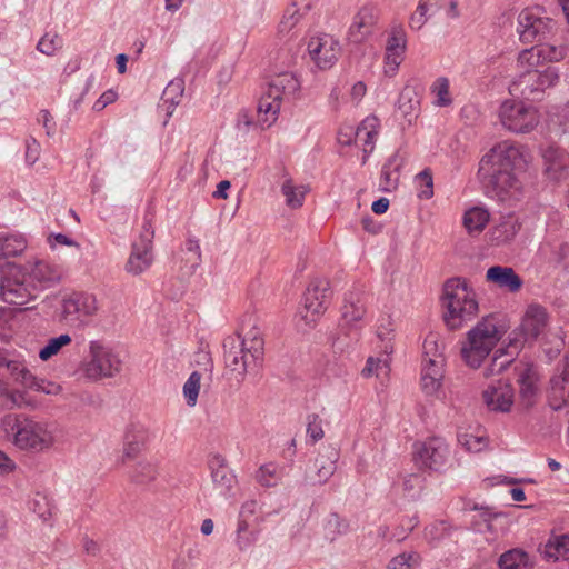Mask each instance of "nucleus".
<instances>
[{"instance_id": "obj_1", "label": "nucleus", "mask_w": 569, "mask_h": 569, "mask_svg": "<svg viewBox=\"0 0 569 569\" xmlns=\"http://www.w3.org/2000/svg\"><path fill=\"white\" fill-rule=\"evenodd\" d=\"M525 163L526 156L521 146L508 140L495 144L482 156L478 168V178L486 194L500 202L517 199L521 183L515 170Z\"/></svg>"}, {"instance_id": "obj_2", "label": "nucleus", "mask_w": 569, "mask_h": 569, "mask_svg": "<svg viewBox=\"0 0 569 569\" xmlns=\"http://www.w3.org/2000/svg\"><path fill=\"white\" fill-rule=\"evenodd\" d=\"M227 368L243 379L247 372H257L263 361L264 340L260 328L251 319L241 325L240 332L223 340Z\"/></svg>"}, {"instance_id": "obj_3", "label": "nucleus", "mask_w": 569, "mask_h": 569, "mask_svg": "<svg viewBox=\"0 0 569 569\" xmlns=\"http://www.w3.org/2000/svg\"><path fill=\"white\" fill-rule=\"evenodd\" d=\"M2 426L8 441L20 451L40 453L50 450L56 442L49 422L26 413L7 415Z\"/></svg>"}, {"instance_id": "obj_4", "label": "nucleus", "mask_w": 569, "mask_h": 569, "mask_svg": "<svg viewBox=\"0 0 569 569\" xmlns=\"http://www.w3.org/2000/svg\"><path fill=\"white\" fill-rule=\"evenodd\" d=\"M441 303L443 321L451 330L471 321L479 310L473 288L461 277L450 278L443 283Z\"/></svg>"}, {"instance_id": "obj_5", "label": "nucleus", "mask_w": 569, "mask_h": 569, "mask_svg": "<svg viewBox=\"0 0 569 569\" xmlns=\"http://www.w3.org/2000/svg\"><path fill=\"white\" fill-rule=\"evenodd\" d=\"M501 338V332L492 319H483L468 332L467 341L461 348L465 362L471 368H479Z\"/></svg>"}, {"instance_id": "obj_6", "label": "nucleus", "mask_w": 569, "mask_h": 569, "mask_svg": "<svg viewBox=\"0 0 569 569\" xmlns=\"http://www.w3.org/2000/svg\"><path fill=\"white\" fill-rule=\"evenodd\" d=\"M501 338V332L492 319H483L468 332L467 341L461 348L465 362L471 368H479Z\"/></svg>"}, {"instance_id": "obj_7", "label": "nucleus", "mask_w": 569, "mask_h": 569, "mask_svg": "<svg viewBox=\"0 0 569 569\" xmlns=\"http://www.w3.org/2000/svg\"><path fill=\"white\" fill-rule=\"evenodd\" d=\"M558 81L559 70L557 67L525 70L520 71L519 76L510 83L509 92L526 100H538L547 89L555 87Z\"/></svg>"}, {"instance_id": "obj_8", "label": "nucleus", "mask_w": 569, "mask_h": 569, "mask_svg": "<svg viewBox=\"0 0 569 569\" xmlns=\"http://www.w3.org/2000/svg\"><path fill=\"white\" fill-rule=\"evenodd\" d=\"M36 283L27 280V272L21 266L6 262L0 266V299L4 302L23 306L33 297Z\"/></svg>"}, {"instance_id": "obj_9", "label": "nucleus", "mask_w": 569, "mask_h": 569, "mask_svg": "<svg viewBox=\"0 0 569 569\" xmlns=\"http://www.w3.org/2000/svg\"><path fill=\"white\" fill-rule=\"evenodd\" d=\"M123 359L112 347L102 341L92 340L89 343V360L83 366L87 378L100 380L112 378L121 372Z\"/></svg>"}, {"instance_id": "obj_10", "label": "nucleus", "mask_w": 569, "mask_h": 569, "mask_svg": "<svg viewBox=\"0 0 569 569\" xmlns=\"http://www.w3.org/2000/svg\"><path fill=\"white\" fill-rule=\"evenodd\" d=\"M498 118L501 126L516 134L529 133L540 122L538 109L521 100H505L498 110Z\"/></svg>"}, {"instance_id": "obj_11", "label": "nucleus", "mask_w": 569, "mask_h": 569, "mask_svg": "<svg viewBox=\"0 0 569 569\" xmlns=\"http://www.w3.org/2000/svg\"><path fill=\"white\" fill-rule=\"evenodd\" d=\"M153 238L152 216L146 213L142 230L139 238L132 242L131 252L124 266L128 273L139 276L150 269L154 261Z\"/></svg>"}, {"instance_id": "obj_12", "label": "nucleus", "mask_w": 569, "mask_h": 569, "mask_svg": "<svg viewBox=\"0 0 569 569\" xmlns=\"http://www.w3.org/2000/svg\"><path fill=\"white\" fill-rule=\"evenodd\" d=\"M548 319L545 307L538 303L529 305L519 328L511 333L507 353L512 357L525 342L535 341L545 331Z\"/></svg>"}, {"instance_id": "obj_13", "label": "nucleus", "mask_w": 569, "mask_h": 569, "mask_svg": "<svg viewBox=\"0 0 569 569\" xmlns=\"http://www.w3.org/2000/svg\"><path fill=\"white\" fill-rule=\"evenodd\" d=\"M329 295L330 284L327 279L316 278L310 281L303 295V306L298 313L306 326H312L317 318L325 312Z\"/></svg>"}, {"instance_id": "obj_14", "label": "nucleus", "mask_w": 569, "mask_h": 569, "mask_svg": "<svg viewBox=\"0 0 569 569\" xmlns=\"http://www.w3.org/2000/svg\"><path fill=\"white\" fill-rule=\"evenodd\" d=\"M407 51V33L401 23L391 24L385 47L383 73L392 78L397 74Z\"/></svg>"}, {"instance_id": "obj_15", "label": "nucleus", "mask_w": 569, "mask_h": 569, "mask_svg": "<svg viewBox=\"0 0 569 569\" xmlns=\"http://www.w3.org/2000/svg\"><path fill=\"white\" fill-rule=\"evenodd\" d=\"M449 447L439 437H432L415 445V460L423 468L440 471L447 465Z\"/></svg>"}, {"instance_id": "obj_16", "label": "nucleus", "mask_w": 569, "mask_h": 569, "mask_svg": "<svg viewBox=\"0 0 569 569\" xmlns=\"http://www.w3.org/2000/svg\"><path fill=\"white\" fill-rule=\"evenodd\" d=\"M340 51L339 41L327 33L312 37L308 42V53L315 64L321 70L332 68L338 61Z\"/></svg>"}, {"instance_id": "obj_17", "label": "nucleus", "mask_w": 569, "mask_h": 569, "mask_svg": "<svg viewBox=\"0 0 569 569\" xmlns=\"http://www.w3.org/2000/svg\"><path fill=\"white\" fill-rule=\"evenodd\" d=\"M96 311L97 301L89 295L73 293L62 303V318L71 326H83Z\"/></svg>"}, {"instance_id": "obj_18", "label": "nucleus", "mask_w": 569, "mask_h": 569, "mask_svg": "<svg viewBox=\"0 0 569 569\" xmlns=\"http://www.w3.org/2000/svg\"><path fill=\"white\" fill-rule=\"evenodd\" d=\"M552 20L526 9L518 16L517 31L522 42H540L550 32Z\"/></svg>"}, {"instance_id": "obj_19", "label": "nucleus", "mask_w": 569, "mask_h": 569, "mask_svg": "<svg viewBox=\"0 0 569 569\" xmlns=\"http://www.w3.org/2000/svg\"><path fill=\"white\" fill-rule=\"evenodd\" d=\"M6 368L17 383L33 390L38 383L34 376L26 366L23 359L13 349L0 348V368Z\"/></svg>"}, {"instance_id": "obj_20", "label": "nucleus", "mask_w": 569, "mask_h": 569, "mask_svg": "<svg viewBox=\"0 0 569 569\" xmlns=\"http://www.w3.org/2000/svg\"><path fill=\"white\" fill-rule=\"evenodd\" d=\"M565 57L563 48L553 46L537 44L530 49L522 50L518 56L520 71L538 69L547 61H559Z\"/></svg>"}, {"instance_id": "obj_21", "label": "nucleus", "mask_w": 569, "mask_h": 569, "mask_svg": "<svg viewBox=\"0 0 569 569\" xmlns=\"http://www.w3.org/2000/svg\"><path fill=\"white\" fill-rule=\"evenodd\" d=\"M483 401L492 411L508 412L513 403V389L505 381H497L483 391Z\"/></svg>"}, {"instance_id": "obj_22", "label": "nucleus", "mask_w": 569, "mask_h": 569, "mask_svg": "<svg viewBox=\"0 0 569 569\" xmlns=\"http://www.w3.org/2000/svg\"><path fill=\"white\" fill-rule=\"evenodd\" d=\"M300 81L291 72H281L270 80L268 91L271 97L279 100H292L300 91Z\"/></svg>"}, {"instance_id": "obj_23", "label": "nucleus", "mask_w": 569, "mask_h": 569, "mask_svg": "<svg viewBox=\"0 0 569 569\" xmlns=\"http://www.w3.org/2000/svg\"><path fill=\"white\" fill-rule=\"evenodd\" d=\"M151 433L149 429L138 422L130 423L123 438V455L126 458L136 457L144 446L150 441Z\"/></svg>"}, {"instance_id": "obj_24", "label": "nucleus", "mask_w": 569, "mask_h": 569, "mask_svg": "<svg viewBox=\"0 0 569 569\" xmlns=\"http://www.w3.org/2000/svg\"><path fill=\"white\" fill-rule=\"evenodd\" d=\"M377 21L376 10L363 7L359 10L349 28V39L355 43L362 42L373 31Z\"/></svg>"}, {"instance_id": "obj_25", "label": "nucleus", "mask_w": 569, "mask_h": 569, "mask_svg": "<svg viewBox=\"0 0 569 569\" xmlns=\"http://www.w3.org/2000/svg\"><path fill=\"white\" fill-rule=\"evenodd\" d=\"M486 279L501 289L517 292L523 284L522 279L511 267L493 266L487 270Z\"/></svg>"}, {"instance_id": "obj_26", "label": "nucleus", "mask_w": 569, "mask_h": 569, "mask_svg": "<svg viewBox=\"0 0 569 569\" xmlns=\"http://www.w3.org/2000/svg\"><path fill=\"white\" fill-rule=\"evenodd\" d=\"M356 143H362V164H365L375 149L378 136V119L373 116L367 117L356 129Z\"/></svg>"}, {"instance_id": "obj_27", "label": "nucleus", "mask_w": 569, "mask_h": 569, "mask_svg": "<svg viewBox=\"0 0 569 569\" xmlns=\"http://www.w3.org/2000/svg\"><path fill=\"white\" fill-rule=\"evenodd\" d=\"M211 478L214 488L220 495H228L236 483V476L232 470L224 463V460L216 456L210 461Z\"/></svg>"}, {"instance_id": "obj_28", "label": "nucleus", "mask_w": 569, "mask_h": 569, "mask_svg": "<svg viewBox=\"0 0 569 569\" xmlns=\"http://www.w3.org/2000/svg\"><path fill=\"white\" fill-rule=\"evenodd\" d=\"M317 0H292L279 23V32L288 33L316 4Z\"/></svg>"}, {"instance_id": "obj_29", "label": "nucleus", "mask_w": 569, "mask_h": 569, "mask_svg": "<svg viewBox=\"0 0 569 569\" xmlns=\"http://www.w3.org/2000/svg\"><path fill=\"white\" fill-rule=\"evenodd\" d=\"M281 100L271 97L270 91H266L260 98L257 107L258 123L262 129L271 127L280 111Z\"/></svg>"}, {"instance_id": "obj_30", "label": "nucleus", "mask_w": 569, "mask_h": 569, "mask_svg": "<svg viewBox=\"0 0 569 569\" xmlns=\"http://www.w3.org/2000/svg\"><path fill=\"white\" fill-rule=\"evenodd\" d=\"M546 162V171L555 179H559L567 168L568 159L566 152L556 146L547 147L542 152Z\"/></svg>"}, {"instance_id": "obj_31", "label": "nucleus", "mask_w": 569, "mask_h": 569, "mask_svg": "<svg viewBox=\"0 0 569 569\" xmlns=\"http://www.w3.org/2000/svg\"><path fill=\"white\" fill-rule=\"evenodd\" d=\"M398 110L411 121L420 110V94L416 87L406 86L400 92L397 103Z\"/></svg>"}, {"instance_id": "obj_32", "label": "nucleus", "mask_w": 569, "mask_h": 569, "mask_svg": "<svg viewBox=\"0 0 569 569\" xmlns=\"http://www.w3.org/2000/svg\"><path fill=\"white\" fill-rule=\"evenodd\" d=\"M518 382L520 386V398L526 407H530L535 402L537 393V373L532 367H526L519 373Z\"/></svg>"}, {"instance_id": "obj_33", "label": "nucleus", "mask_w": 569, "mask_h": 569, "mask_svg": "<svg viewBox=\"0 0 569 569\" xmlns=\"http://www.w3.org/2000/svg\"><path fill=\"white\" fill-rule=\"evenodd\" d=\"M365 312V305L359 293L350 292L346 295L342 306V320L346 325H356L363 318Z\"/></svg>"}, {"instance_id": "obj_34", "label": "nucleus", "mask_w": 569, "mask_h": 569, "mask_svg": "<svg viewBox=\"0 0 569 569\" xmlns=\"http://www.w3.org/2000/svg\"><path fill=\"white\" fill-rule=\"evenodd\" d=\"M183 92L184 80L180 77L171 80L164 88L161 96V102L162 106L167 108L168 116H171L174 108L180 103Z\"/></svg>"}, {"instance_id": "obj_35", "label": "nucleus", "mask_w": 569, "mask_h": 569, "mask_svg": "<svg viewBox=\"0 0 569 569\" xmlns=\"http://www.w3.org/2000/svg\"><path fill=\"white\" fill-rule=\"evenodd\" d=\"M158 475L157 461L141 460L132 469L130 478L136 485L147 486L154 481Z\"/></svg>"}, {"instance_id": "obj_36", "label": "nucleus", "mask_w": 569, "mask_h": 569, "mask_svg": "<svg viewBox=\"0 0 569 569\" xmlns=\"http://www.w3.org/2000/svg\"><path fill=\"white\" fill-rule=\"evenodd\" d=\"M500 569H529L531 567L529 555L521 549H511L499 558Z\"/></svg>"}, {"instance_id": "obj_37", "label": "nucleus", "mask_w": 569, "mask_h": 569, "mask_svg": "<svg viewBox=\"0 0 569 569\" xmlns=\"http://www.w3.org/2000/svg\"><path fill=\"white\" fill-rule=\"evenodd\" d=\"M489 212L481 207L468 209L463 214V226L469 233L481 232L489 222Z\"/></svg>"}, {"instance_id": "obj_38", "label": "nucleus", "mask_w": 569, "mask_h": 569, "mask_svg": "<svg viewBox=\"0 0 569 569\" xmlns=\"http://www.w3.org/2000/svg\"><path fill=\"white\" fill-rule=\"evenodd\" d=\"M520 230V223L517 218L509 216L502 218L500 223L495 227L492 237L498 243H506L512 240Z\"/></svg>"}, {"instance_id": "obj_39", "label": "nucleus", "mask_w": 569, "mask_h": 569, "mask_svg": "<svg viewBox=\"0 0 569 569\" xmlns=\"http://www.w3.org/2000/svg\"><path fill=\"white\" fill-rule=\"evenodd\" d=\"M57 278L56 272L44 262H37L27 276L29 283L37 282L41 288L50 287L56 282Z\"/></svg>"}, {"instance_id": "obj_40", "label": "nucleus", "mask_w": 569, "mask_h": 569, "mask_svg": "<svg viewBox=\"0 0 569 569\" xmlns=\"http://www.w3.org/2000/svg\"><path fill=\"white\" fill-rule=\"evenodd\" d=\"M282 194L288 207L292 209L300 208L303 203L307 188L302 184L295 186L292 180L288 179L281 187Z\"/></svg>"}, {"instance_id": "obj_41", "label": "nucleus", "mask_w": 569, "mask_h": 569, "mask_svg": "<svg viewBox=\"0 0 569 569\" xmlns=\"http://www.w3.org/2000/svg\"><path fill=\"white\" fill-rule=\"evenodd\" d=\"M27 248V241L21 234H8L0 242V253L4 258L21 254Z\"/></svg>"}, {"instance_id": "obj_42", "label": "nucleus", "mask_w": 569, "mask_h": 569, "mask_svg": "<svg viewBox=\"0 0 569 569\" xmlns=\"http://www.w3.org/2000/svg\"><path fill=\"white\" fill-rule=\"evenodd\" d=\"M413 183L419 199L428 200L433 197V178L430 169H423L416 174Z\"/></svg>"}, {"instance_id": "obj_43", "label": "nucleus", "mask_w": 569, "mask_h": 569, "mask_svg": "<svg viewBox=\"0 0 569 569\" xmlns=\"http://www.w3.org/2000/svg\"><path fill=\"white\" fill-rule=\"evenodd\" d=\"M250 525L244 520L238 521L236 531V545L240 550H247L256 543L259 537L257 530H251Z\"/></svg>"}, {"instance_id": "obj_44", "label": "nucleus", "mask_w": 569, "mask_h": 569, "mask_svg": "<svg viewBox=\"0 0 569 569\" xmlns=\"http://www.w3.org/2000/svg\"><path fill=\"white\" fill-rule=\"evenodd\" d=\"M256 479L263 487H273L281 479V470L273 462L264 463L257 471Z\"/></svg>"}, {"instance_id": "obj_45", "label": "nucleus", "mask_w": 569, "mask_h": 569, "mask_svg": "<svg viewBox=\"0 0 569 569\" xmlns=\"http://www.w3.org/2000/svg\"><path fill=\"white\" fill-rule=\"evenodd\" d=\"M431 93L435 97L433 104L437 107H448L452 103V99L449 92V80L445 77H440L435 80L431 88Z\"/></svg>"}, {"instance_id": "obj_46", "label": "nucleus", "mask_w": 569, "mask_h": 569, "mask_svg": "<svg viewBox=\"0 0 569 569\" xmlns=\"http://www.w3.org/2000/svg\"><path fill=\"white\" fill-rule=\"evenodd\" d=\"M338 453L331 451L329 456H320L316 459L317 475L319 482H326L337 469Z\"/></svg>"}, {"instance_id": "obj_47", "label": "nucleus", "mask_w": 569, "mask_h": 569, "mask_svg": "<svg viewBox=\"0 0 569 569\" xmlns=\"http://www.w3.org/2000/svg\"><path fill=\"white\" fill-rule=\"evenodd\" d=\"M71 337L67 333L49 339L47 345L40 349L39 358L42 361L49 360L53 356L58 355L63 347L71 343Z\"/></svg>"}, {"instance_id": "obj_48", "label": "nucleus", "mask_w": 569, "mask_h": 569, "mask_svg": "<svg viewBox=\"0 0 569 569\" xmlns=\"http://www.w3.org/2000/svg\"><path fill=\"white\" fill-rule=\"evenodd\" d=\"M420 563V556L417 552H402L393 557L389 563L388 569H416Z\"/></svg>"}, {"instance_id": "obj_49", "label": "nucleus", "mask_w": 569, "mask_h": 569, "mask_svg": "<svg viewBox=\"0 0 569 569\" xmlns=\"http://www.w3.org/2000/svg\"><path fill=\"white\" fill-rule=\"evenodd\" d=\"M201 375L198 371H193L183 385V396L187 405L193 407L197 403L199 390H200Z\"/></svg>"}, {"instance_id": "obj_50", "label": "nucleus", "mask_w": 569, "mask_h": 569, "mask_svg": "<svg viewBox=\"0 0 569 569\" xmlns=\"http://www.w3.org/2000/svg\"><path fill=\"white\" fill-rule=\"evenodd\" d=\"M326 536L333 541L348 531V522L337 513H331L326 522Z\"/></svg>"}, {"instance_id": "obj_51", "label": "nucleus", "mask_w": 569, "mask_h": 569, "mask_svg": "<svg viewBox=\"0 0 569 569\" xmlns=\"http://www.w3.org/2000/svg\"><path fill=\"white\" fill-rule=\"evenodd\" d=\"M308 441L312 445L321 440L325 436L322 429V419L317 413H309L306 418Z\"/></svg>"}, {"instance_id": "obj_52", "label": "nucleus", "mask_w": 569, "mask_h": 569, "mask_svg": "<svg viewBox=\"0 0 569 569\" xmlns=\"http://www.w3.org/2000/svg\"><path fill=\"white\" fill-rule=\"evenodd\" d=\"M62 38L57 33H46L37 43V50L46 56H53L62 47Z\"/></svg>"}, {"instance_id": "obj_53", "label": "nucleus", "mask_w": 569, "mask_h": 569, "mask_svg": "<svg viewBox=\"0 0 569 569\" xmlns=\"http://www.w3.org/2000/svg\"><path fill=\"white\" fill-rule=\"evenodd\" d=\"M29 509L43 521H47L51 517L50 502L48 498L41 493H36L29 501Z\"/></svg>"}, {"instance_id": "obj_54", "label": "nucleus", "mask_w": 569, "mask_h": 569, "mask_svg": "<svg viewBox=\"0 0 569 569\" xmlns=\"http://www.w3.org/2000/svg\"><path fill=\"white\" fill-rule=\"evenodd\" d=\"M458 442L469 452H480L487 446V441L482 436H475L468 432L459 433Z\"/></svg>"}, {"instance_id": "obj_55", "label": "nucleus", "mask_w": 569, "mask_h": 569, "mask_svg": "<svg viewBox=\"0 0 569 569\" xmlns=\"http://www.w3.org/2000/svg\"><path fill=\"white\" fill-rule=\"evenodd\" d=\"M423 361L422 363L429 362L436 356H443V346H439L437 337L435 335H429L423 341Z\"/></svg>"}, {"instance_id": "obj_56", "label": "nucleus", "mask_w": 569, "mask_h": 569, "mask_svg": "<svg viewBox=\"0 0 569 569\" xmlns=\"http://www.w3.org/2000/svg\"><path fill=\"white\" fill-rule=\"evenodd\" d=\"M548 547L549 549H555V553H552L550 550L548 551L550 556L556 557V559L566 558L569 560V536L562 535L556 537L553 542H551Z\"/></svg>"}, {"instance_id": "obj_57", "label": "nucleus", "mask_w": 569, "mask_h": 569, "mask_svg": "<svg viewBox=\"0 0 569 569\" xmlns=\"http://www.w3.org/2000/svg\"><path fill=\"white\" fill-rule=\"evenodd\" d=\"M402 488L403 491L410 497V498H417L420 493V490L422 488V479L420 476L410 473L407 475L403 478L402 481Z\"/></svg>"}, {"instance_id": "obj_58", "label": "nucleus", "mask_w": 569, "mask_h": 569, "mask_svg": "<svg viewBox=\"0 0 569 569\" xmlns=\"http://www.w3.org/2000/svg\"><path fill=\"white\" fill-rule=\"evenodd\" d=\"M428 370H421V388L428 396L437 395L442 386V380L439 378L429 376Z\"/></svg>"}, {"instance_id": "obj_59", "label": "nucleus", "mask_w": 569, "mask_h": 569, "mask_svg": "<svg viewBox=\"0 0 569 569\" xmlns=\"http://www.w3.org/2000/svg\"><path fill=\"white\" fill-rule=\"evenodd\" d=\"M396 157V154L390 157L381 169V183L383 184V191H391L397 187V178L392 179V173L390 171V168L393 164Z\"/></svg>"}, {"instance_id": "obj_60", "label": "nucleus", "mask_w": 569, "mask_h": 569, "mask_svg": "<svg viewBox=\"0 0 569 569\" xmlns=\"http://www.w3.org/2000/svg\"><path fill=\"white\" fill-rule=\"evenodd\" d=\"M445 362V357L436 356V358H432L429 362L422 363L421 370H428L429 376L443 380Z\"/></svg>"}, {"instance_id": "obj_61", "label": "nucleus", "mask_w": 569, "mask_h": 569, "mask_svg": "<svg viewBox=\"0 0 569 569\" xmlns=\"http://www.w3.org/2000/svg\"><path fill=\"white\" fill-rule=\"evenodd\" d=\"M383 350H385V353H386V357L383 358H376V360L379 362V365H376V369H375V372H373V376L376 377H387L389 375V371H390V366H389V355L392 353L393 351V348L392 346L389 345V342H387L383 347Z\"/></svg>"}, {"instance_id": "obj_62", "label": "nucleus", "mask_w": 569, "mask_h": 569, "mask_svg": "<svg viewBox=\"0 0 569 569\" xmlns=\"http://www.w3.org/2000/svg\"><path fill=\"white\" fill-rule=\"evenodd\" d=\"M426 2L418 3L416 12L411 14L409 26L412 30H420L428 21L427 13H425Z\"/></svg>"}, {"instance_id": "obj_63", "label": "nucleus", "mask_w": 569, "mask_h": 569, "mask_svg": "<svg viewBox=\"0 0 569 569\" xmlns=\"http://www.w3.org/2000/svg\"><path fill=\"white\" fill-rule=\"evenodd\" d=\"M258 509L259 503L256 500H248L243 502L239 511L238 521L244 520L246 522L251 523V519L254 517Z\"/></svg>"}, {"instance_id": "obj_64", "label": "nucleus", "mask_w": 569, "mask_h": 569, "mask_svg": "<svg viewBox=\"0 0 569 569\" xmlns=\"http://www.w3.org/2000/svg\"><path fill=\"white\" fill-rule=\"evenodd\" d=\"M448 530V526L446 522L440 521L430 525L426 528L425 536L430 541L440 540L445 537L446 532Z\"/></svg>"}]
</instances>
